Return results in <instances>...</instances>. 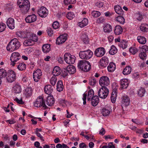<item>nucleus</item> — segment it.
<instances>
[{"mask_svg": "<svg viewBox=\"0 0 148 148\" xmlns=\"http://www.w3.org/2000/svg\"><path fill=\"white\" fill-rule=\"evenodd\" d=\"M109 63L108 59L106 56L103 57L100 60V64L103 67H106Z\"/></svg>", "mask_w": 148, "mask_h": 148, "instance_id": "obj_17", "label": "nucleus"}, {"mask_svg": "<svg viewBox=\"0 0 148 148\" xmlns=\"http://www.w3.org/2000/svg\"><path fill=\"white\" fill-rule=\"evenodd\" d=\"M42 75V72L39 69H37L35 71L33 74V78L36 82H38L40 79Z\"/></svg>", "mask_w": 148, "mask_h": 148, "instance_id": "obj_11", "label": "nucleus"}, {"mask_svg": "<svg viewBox=\"0 0 148 148\" xmlns=\"http://www.w3.org/2000/svg\"><path fill=\"white\" fill-rule=\"evenodd\" d=\"M91 14L94 17H97L101 15V13L98 11H94L92 12Z\"/></svg>", "mask_w": 148, "mask_h": 148, "instance_id": "obj_54", "label": "nucleus"}, {"mask_svg": "<svg viewBox=\"0 0 148 148\" xmlns=\"http://www.w3.org/2000/svg\"><path fill=\"white\" fill-rule=\"evenodd\" d=\"M34 106L36 107H41L43 110H45L48 107L45 103L44 100L41 96H39L34 103Z\"/></svg>", "mask_w": 148, "mask_h": 148, "instance_id": "obj_5", "label": "nucleus"}, {"mask_svg": "<svg viewBox=\"0 0 148 148\" xmlns=\"http://www.w3.org/2000/svg\"><path fill=\"white\" fill-rule=\"evenodd\" d=\"M21 57V55L19 53L16 52L13 53L10 58L11 61V65L14 66L15 64V62L20 59Z\"/></svg>", "mask_w": 148, "mask_h": 148, "instance_id": "obj_9", "label": "nucleus"}, {"mask_svg": "<svg viewBox=\"0 0 148 148\" xmlns=\"http://www.w3.org/2000/svg\"><path fill=\"white\" fill-rule=\"evenodd\" d=\"M117 94V92L116 90H114L112 93L111 99L113 103H115V102Z\"/></svg>", "mask_w": 148, "mask_h": 148, "instance_id": "obj_30", "label": "nucleus"}, {"mask_svg": "<svg viewBox=\"0 0 148 148\" xmlns=\"http://www.w3.org/2000/svg\"><path fill=\"white\" fill-rule=\"evenodd\" d=\"M138 49L134 47L130 48L129 49V52L134 55L135 54L138 52Z\"/></svg>", "mask_w": 148, "mask_h": 148, "instance_id": "obj_55", "label": "nucleus"}, {"mask_svg": "<svg viewBox=\"0 0 148 148\" xmlns=\"http://www.w3.org/2000/svg\"><path fill=\"white\" fill-rule=\"evenodd\" d=\"M94 92L92 89L89 90L88 91L87 95V99L88 101H90L92 97H94Z\"/></svg>", "mask_w": 148, "mask_h": 148, "instance_id": "obj_37", "label": "nucleus"}, {"mask_svg": "<svg viewBox=\"0 0 148 148\" xmlns=\"http://www.w3.org/2000/svg\"><path fill=\"white\" fill-rule=\"evenodd\" d=\"M14 100L16 101L19 104H23L24 103V102L23 101L22 98L19 99L18 98L16 97Z\"/></svg>", "mask_w": 148, "mask_h": 148, "instance_id": "obj_60", "label": "nucleus"}, {"mask_svg": "<svg viewBox=\"0 0 148 148\" xmlns=\"http://www.w3.org/2000/svg\"><path fill=\"white\" fill-rule=\"evenodd\" d=\"M54 103V101L53 96L51 95L48 96L46 101V103L49 106H52Z\"/></svg>", "mask_w": 148, "mask_h": 148, "instance_id": "obj_24", "label": "nucleus"}, {"mask_svg": "<svg viewBox=\"0 0 148 148\" xmlns=\"http://www.w3.org/2000/svg\"><path fill=\"white\" fill-rule=\"evenodd\" d=\"M36 16L34 14H33L27 16L25 18V20L27 23H30L36 21Z\"/></svg>", "mask_w": 148, "mask_h": 148, "instance_id": "obj_16", "label": "nucleus"}, {"mask_svg": "<svg viewBox=\"0 0 148 148\" xmlns=\"http://www.w3.org/2000/svg\"><path fill=\"white\" fill-rule=\"evenodd\" d=\"M26 67V64L23 62L19 63L18 64L17 66L18 69L21 71H23L25 70Z\"/></svg>", "mask_w": 148, "mask_h": 148, "instance_id": "obj_32", "label": "nucleus"}, {"mask_svg": "<svg viewBox=\"0 0 148 148\" xmlns=\"http://www.w3.org/2000/svg\"><path fill=\"white\" fill-rule=\"evenodd\" d=\"M78 68L84 72L89 71L91 69V65L88 61L81 60L79 61L77 63Z\"/></svg>", "mask_w": 148, "mask_h": 148, "instance_id": "obj_2", "label": "nucleus"}, {"mask_svg": "<svg viewBox=\"0 0 148 148\" xmlns=\"http://www.w3.org/2000/svg\"><path fill=\"white\" fill-rule=\"evenodd\" d=\"M17 4L19 7L22 8V11L23 13H27L30 8V4L28 0H18Z\"/></svg>", "mask_w": 148, "mask_h": 148, "instance_id": "obj_3", "label": "nucleus"}, {"mask_svg": "<svg viewBox=\"0 0 148 148\" xmlns=\"http://www.w3.org/2000/svg\"><path fill=\"white\" fill-rule=\"evenodd\" d=\"M66 68L67 71L70 74H72L75 73L76 72L75 67L73 65L68 66Z\"/></svg>", "mask_w": 148, "mask_h": 148, "instance_id": "obj_27", "label": "nucleus"}, {"mask_svg": "<svg viewBox=\"0 0 148 148\" xmlns=\"http://www.w3.org/2000/svg\"><path fill=\"white\" fill-rule=\"evenodd\" d=\"M6 27V25L2 23H0V32L4 31Z\"/></svg>", "mask_w": 148, "mask_h": 148, "instance_id": "obj_56", "label": "nucleus"}, {"mask_svg": "<svg viewBox=\"0 0 148 148\" xmlns=\"http://www.w3.org/2000/svg\"><path fill=\"white\" fill-rule=\"evenodd\" d=\"M103 30L104 32L106 33H109L112 30V27L111 25L109 24H105L103 27Z\"/></svg>", "mask_w": 148, "mask_h": 148, "instance_id": "obj_28", "label": "nucleus"}, {"mask_svg": "<svg viewBox=\"0 0 148 148\" xmlns=\"http://www.w3.org/2000/svg\"><path fill=\"white\" fill-rule=\"evenodd\" d=\"M68 72L67 71V69L66 67H64V70L62 71V75L63 77H64L68 75Z\"/></svg>", "mask_w": 148, "mask_h": 148, "instance_id": "obj_57", "label": "nucleus"}, {"mask_svg": "<svg viewBox=\"0 0 148 148\" xmlns=\"http://www.w3.org/2000/svg\"><path fill=\"white\" fill-rule=\"evenodd\" d=\"M63 85L62 81L60 80L58 82L57 84V90L60 92L62 91L63 89Z\"/></svg>", "mask_w": 148, "mask_h": 148, "instance_id": "obj_33", "label": "nucleus"}, {"mask_svg": "<svg viewBox=\"0 0 148 148\" xmlns=\"http://www.w3.org/2000/svg\"><path fill=\"white\" fill-rule=\"evenodd\" d=\"M34 44V42L31 39L25 40L23 43L24 45L26 46H31Z\"/></svg>", "mask_w": 148, "mask_h": 148, "instance_id": "obj_45", "label": "nucleus"}, {"mask_svg": "<svg viewBox=\"0 0 148 148\" xmlns=\"http://www.w3.org/2000/svg\"><path fill=\"white\" fill-rule=\"evenodd\" d=\"M44 91L46 94L49 95L53 92V88L51 85H47L45 86Z\"/></svg>", "mask_w": 148, "mask_h": 148, "instance_id": "obj_22", "label": "nucleus"}, {"mask_svg": "<svg viewBox=\"0 0 148 148\" xmlns=\"http://www.w3.org/2000/svg\"><path fill=\"white\" fill-rule=\"evenodd\" d=\"M74 13L72 12H69L66 15L67 18L69 20H71L75 17Z\"/></svg>", "mask_w": 148, "mask_h": 148, "instance_id": "obj_51", "label": "nucleus"}, {"mask_svg": "<svg viewBox=\"0 0 148 148\" xmlns=\"http://www.w3.org/2000/svg\"><path fill=\"white\" fill-rule=\"evenodd\" d=\"M50 45L48 44H46L43 45L42 47V51L45 53H47L51 50Z\"/></svg>", "mask_w": 148, "mask_h": 148, "instance_id": "obj_23", "label": "nucleus"}, {"mask_svg": "<svg viewBox=\"0 0 148 148\" xmlns=\"http://www.w3.org/2000/svg\"><path fill=\"white\" fill-rule=\"evenodd\" d=\"M76 2L75 0H64V3L65 5L74 4Z\"/></svg>", "mask_w": 148, "mask_h": 148, "instance_id": "obj_53", "label": "nucleus"}, {"mask_svg": "<svg viewBox=\"0 0 148 148\" xmlns=\"http://www.w3.org/2000/svg\"><path fill=\"white\" fill-rule=\"evenodd\" d=\"M66 102H67L64 100L61 99L60 101V103L62 104V106L63 107H64L66 106Z\"/></svg>", "mask_w": 148, "mask_h": 148, "instance_id": "obj_63", "label": "nucleus"}, {"mask_svg": "<svg viewBox=\"0 0 148 148\" xmlns=\"http://www.w3.org/2000/svg\"><path fill=\"white\" fill-rule=\"evenodd\" d=\"M123 31L122 27L120 25L116 26L114 29V33L116 35H119L121 34Z\"/></svg>", "mask_w": 148, "mask_h": 148, "instance_id": "obj_31", "label": "nucleus"}, {"mask_svg": "<svg viewBox=\"0 0 148 148\" xmlns=\"http://www.w3.org/2000/svg\"><path fill=\"white\" fill-rule=\"evenodd\" d=\"M6 77L7 82L12 83L16 79V75L15 72L13 70H9L8 71Z\"/></svg>", "mask_w": 148, "mask_h": 148, "instance_id": "obj_8", "label": "nucleus"}, {"mask_svg": "<svg viewBox=\"0 0 148 148\" xmlns=\"http://www.w3.org/2000/svg\"><path fill=\"white\" fill-rule=\"evenodd\" d=\"M57 77L56 76L52 77L50 80V82L51 84L53 86H54L57 81Z\"/></svg>", "mask_w": 148, "mask_h": 148, "instance_id": "obj_50", "label": "nucleus"}, {"mask_svg": "<svg viewBox=\"0 0 148 148\" xmlns=\"http://www.w3.org/2000/svg\"><path fill=\"white\" fill-rule=\"evenodd\" d=\"M137 39L138 42L142 44H145L146 42V39L143 36H138Z\"/></svg>", "mask_w": 148, "mask_h": 148, "instance_id": "obj_39", "label": "nucleus"}, {"mask_svg": "<svg viewBox=\"0 0 148 148\" xmlns=\"http://www.w3.org/2000/svg\"><path fill=\"white\" fill-rule=\"evenodd\" d=\"M147 55L146 53H143L141 52L139 54V56L142 60H144L146 57Z\"/></svg>", "mask_w": 148, "mask_h": 148, "instance_id": "obj_59", "label": "nucleus"}, {"mask_svg": "<svg viewBox=\"0 0 148 148\" xmlns=\"http://www.w3.org/2000/svg\"><path fill=\"white\" fill-rule=\"evenodd\" d=\"M87 93H84L83 94V97L82 98V99L83 101V103L84 105H85L86 103V100L87 97Z\"/></svg>", "mask_w": 148, "mask_h": 148, "instance_id": "obj_62", "label": "nucleus"}, {"mask_svg": "<svg viewBox=\"0 0 148 148\" xmlns=\"http://www.w3.org/2000/svg\"><path fill=\"white\" fill-rule=\"evenodd\" d=\"M79 147L80 148H88V146L84 143H82L79 145Z\"/></svg>", "mask_w": 148, "mask_h": 148, "instance_id": "obj_64", "label": "nucleus"}, {"mask_svg": "<svg viewBox=\"0 0 148 148\" xmlns=\"http://www.w3.org/2000/svg\"><path fill=\"white\" fill-rule=\"evenodd\" d=\"M64 59L67 64H72L75 62V57L74 56L71 55L69 53H66L64 55Z\"/></svg>", "mask_w": 148, "mask_h": 148, "instance_id": "obj_6", "label": "nucleus"}, {"mask_svg": "<svg viewBox=\"0 0 148 148\" xmlns=\"http://www.w3.org/2000/svg\"><path fill=\"white\" fill-rule=\"evenodd\" d=\"M91 100V103L92 106H95L98 104L99 101V99L97 96L95 95L93 97H92Z\"/></svg>", "mask_w": 148, "mask_h": 148, "instance_id": "obj_26", "label": "nucleus"}, {"mask_svg": "<svg viewBox=\"0 0 148 148\" xmlns=\"http://www.w3.org/2000/svg\"><path fill=\"white\" fill-rule=\"evenodd\" d=\"M114 9L116 12L118 14L120 15H123L124 12L120 5H117L115 6Z\"/></svg>", "mask_w": 148, "mask_h": 148, "instance_id": "obj_25", "label": "nucleus"}, {"mask_svg": "<svg viewBox=\"0 0 148 148\" xmlns=\"http://www.w3.org/2000/svg\"><path fill=\"white\" fill-rule=\"evenodd\" d=\"M7 75L6 71L3 69H0V78H4Z\"/></svg>", "mask_w": 148, "mask_h": 148, "instance_id": "obj_44", "label": "nucleus"}, {"mask_svg": "<svg viewBox=\"0 0 148 148\" xmlns=\"http://www.w3.org/2000/svg\"><path fill=\"white\" fill-rule=\"evenodd\" d=\"M81 38L84 43L87 44L88 43L89 41V38L86 33L85 32L82 33Z\"/></svg>", "mask_w": 148, "mask_h": 148, "instance_id": "obj_35", "label": "nucleus"}, {"mask_svg": "<svg viewBox=\"0 0 148 148\" xmlns=\"http://www.w3.org/2000/svg\"><path fill=\"white\" fill-rule=\"evenodd\" d=\"M99 83L102 87H106L110 84L109 79L107 76H103L100 78Z\"/></svg>", "mask_w": 148, "mask_h": 148, "instance_id": "obj_10", "label": "nucleus"}, {"mask_svg": "<svg viewBox=\"0 0 148 148\" xmlns=\"http://www.w3.org/2000/svg\"><path fill=\"white\" fill-rule=\"evenodd\" d=\"M145 92V91L144 88H140L138 91V95L140 97L143 96Z\"/></svg>", "mask_w": 148, "mask_h": 148, "instance_id": "obj_49", "label": "nucleus"}, {"mask_svg": "<svg viewBox=\"0 0 148 148\" xmlns=\"http://www.w3.org/2000/svg\"><path fill=\"white\" fill-rule=\"evenodd\" d=\"M93 53L89 49L84 51H80L79 53L80 58L83 59L88 60L92 56Z\"/></svg>", "mask_w": 148, "mask_h": 148, "instance_id": "obj_4", "label": "nucleus"}, {"mask_svg": "<svg viewBox=\"0 0 148 148\" xmlns=\"http://www.w3.org/2000/svg\"><path fill=\"white\" fill-rule=\"evenodd\" d=\"M106 52V50L104 48L99 47L95 50L94 54L97 57H101L104 55Z\"/></svg>", "mask_w": 148, "mask_h": 148, "instance_id": "obj_13", "label": "nucleus"}, {"mask_svg": "<svg viewBox=\"0 0 148 148\" xmlns=\"http://www.w3.org/2000/svg\"><path fill=\"white\" fill-rule=\"evenodd\" d=\"M101 113L103 116H107L109 114L110 111L104 108L102 109Z\"/></svg>", "mask_w": 148, "mask_h": 148, "instance_id": "obj_48", "label": "nucleus"}, {"mask_svg": "<svg viewBox=\"0 0 148 148\" xmlns=\"http://www.w3.org/2000/svg\"><path fill=\"white\" fill-rule=\"evenodd\" d=\"M24 94L26 97L31 96L32 94V90L30 87H28L25 89Z\"/></svg>", "mask_w": 148, "mask_h": 148, "instance_id": "obj_34", "label": "nucleus"}, {"mask_svg": "<svg viewBox=\"0 0 148 148\" xmlns=\"http://www.w3.org/2000/svg\"><path fill=\"white\" fill-rule=\"evenodd\" d=\"M48 10L45 7L43 6L40 8L38 11V14L42 18H45L47 16L48 14Z\"/></svg>", "mask_w": 148, "mask_h": 148, "instance_id": "obj_12", "label": "nucleus"}, {"mask_svg": "<svg viewBox=\"0 0 148 148\" xmlns=\"http://www.w3.org/2000/svg\"><path fill=\"white\" fill-rule=\"evenodd\" d=\"M140 28L141 30L143 32H147L148 31V25L146 24H142L140 26Z\"/></svg>", "mask_w": 148, "mask_h": 148, "instance_id": "obj_40", "label": "nucleus"}, {"mask_svg": "<svg viewBox=\"0 0 148 148\" xmlns=\"http://www.w3.org/2000/svg\"><path fill=\"white\" fill-rule=\"evenodd\" d=\"M121 99V104L122 107H126L129 105L130 99L128 96L124 95L122 97Z\"/></svg>", "mask_w": 148, "mask_h": 148, "instance_id": "obj_15", "label": "nucleus"}, {"mask_svg": "<svg viewBox=\"0 0 148 148\" xmlns=\"http://www.w3.org/2000/svg\"><path fill=\"white\" fill-rule=\"evenodd\" d=\"M88 23V19L86 18H84L83 20L79 23V26L81 27H82L86 25Z\"/></svg>", "mask_w": 148, "mask_h": 148, "instance_id": "obj_36", "label": "nucleus"}, {"mask_svg": "<svg viewBox=\"0 0 148 148\" xmlns=\"http://www.w3.org/2000/svg\"><path fill=\"white\" fill-rule=\"evenodd\" d=\"M32 39H31L34 42H36L38 41V38L36 35L35 34H33L32 35Z\"/></svg>", "mask_w": 148, "mask_h": 148, "instance_id": "obj_61", "label": "nucleus"}, {"mask_svg": "<svg viewBox=\"0 0 148 148\" xmlns=\"http://www.w3.org/2000/svg\"><path fill=\"white\" fill-rule=\"evenodd\" d=\"M117 52V49L114 45L112 46L110 49L109 51V53L110 55H114Z\"/></svg>", "mask_w": 148, "mask_h": 148, "instance_id": "obj_41", "label": "nucleus"}, {"mask_svg": "<svg viewBox=\"0 0 148 148\" xmlns=\"http://www.w3.org/2000/svg\"><path fill=\"white\" fill-rule=\"evenodd\" d=\"M119 46L120 48L123 49L126 48L127 47V43L125 41L123 40L119 43Z\"/></svg>", "mask_w": 148, "mask_h": 148, "instance_id": "obj_46", "label": "nucleus"}, {"mask_svg": "<svg viewBox=\"0 0 148 148\" xmlns=\"http://www.w3.org/2000/svg\"><path fill=\"white\" fill-rule=\"evenodd\" d=\"M108 93V89L106 87H102L98 92L99 97L103 99H105L107 97Z\"/></svg>", "mask_w": 148, "mask_h": 148, "instance_id": "obj_7", "label": "nucleus"}, {"mask_svg": "<svg viewBox=\"0 0 148 148\" xmlns=\"http://www.w3.org/2000/svg\"><path fill=\"white\" fill-rule=\"evenodd\" d=\"M21 44L16 38L12 39L7 45L6 49L8 51L12 52L18 49L21 46Z\"/></svg>", "mask_w": 148, "mask_h": 148, "instance_id": "obj_1", "label": "nucleus"}, {"mask_svg": "<svg viewBox=\"0 0 148 148\" xmlns=\"http://www.w3.org/2000/svg\"><path fill=\"white\" fill-rule=\"evenodd\" d=\"M16 36L21 38H24L27 37L26 34L24 32H18L16 33Z\"/></svg>", "mask_w": 148, "mask_h": 148, "instance_id": "obj_43", "label": "nucleus"}, {"mask_svg": "<svg viewBox=\"0 0 148 148\" xmlns=\"http://www.w3.org/2000/svg\"><path fill=\"white\" fill-rule=\"evenodd\" d=\"M121 88L126 89L128 86L129 83L128 80L127 79H123L120 81Z\"/></svg>", "mask_w": 148, "mask_h": 148, "instance_id": "obj_20", "label": "nucleus"}, {"mask_svg": "<svg viewBox=\"0 0 148 148\" xmlns=\"http://www.w3.org/2000/svg\"><path fill=\"white\" fill-rule=\"evenodd\" d=\"M148 51V47L146 45H144L142 46L140 49V51L143 53H146Z\"/></svg>", "mask_w": 148, "mask_h": 148, "instance_id": "obj_52", "label": "nucleus"}, {"mask_svg": "<svg viewBox=\"0 0 148 148\" xmlns=\"http://www.w3.org/2000/svg\"><path fill=\"white\" fill-rule=\"evenodd\" d=\"M7 25L8 27L11 29L15 28L14 20L13 18H9L7 20Z\"/></svg>", "mask_w": 148, "mask_h": 148, "instance_id": "obj_19", "label": "nucleus"}, {"mask_svg": "<svg viewBox=\"0 0 148 148\" xmlns=\"http://www.w3.org/2000/svg\"><path fill=\"white\" fill-rule=\"evenodd\" d=\"M22 90L21 86L18 83L14 84L12 89V92L15 94L20 93Z\"/></svg>", "mask_w": 148, "mask_h": 148, "instance_id": "obj_18", "label": "nucleus"}, {"mask_svg": "<svg viewBox=\"0 0 148 148\" xmlns=\"http://www.w3.org/2000/svg\"><path fill=\"white\" fill-rule=\"evenodd\" d=\"M97 82V80L94 77H92L89 79V84L91 86H94Z\"/></svg>", "mask_w": 148, "mask_h": 148, "instance_id": "obj_42", "label": "nucleus"}, {"mask_svg": "<svg viewBox=\"0 0 148 148\" xmlns=\"http://www.w3.org/2000/svg\"><path fill=\"white\" fill-rule=\"evenodd\" d=\"M67 34L66 33L60 35L56 40V44L60 45L64 43L67 39Z\"/></svg>", "mask_w": 148, "mask_h": 148, "instance_id": "obj_14", "label": "nucleus"}, {"mask_svg": "<svg viewBox=\"0 0 148 148\" xmlns=\"http://www.w3.org/2000/svg\"><path fill=\"white\" fill-rule=\"evenodd\" d=\"M116 68L115 64L113 62H111L108 66L107 69L109 72H112L115 70Z\"/></svg>", "mask_w": 148, "mask_h": 148, "instance_id": "obj_29", "label": "nucleus"}, {"mask_svg": "<svg viewBox=\"0 0 148 148\" xmlns=\"http://www.w3.org/2000/svg\"><path fill=\"white\" fill-rule=\"evenodd\" d=\"M61 72L62 71L59 67L55 66L53 70L52 74L54 76H56L60 75Z\"/></svg>", "mask_w": 148, "mask_h": 148, "instance_id": "obj_21", "label": "nucleus"}, {"mask_svg": "<svg viewBox=\"0 0 148 148\" xmlns=\"http://www.w3.org/2000/svg\"><path fill=\"white\" fill-rule=\"evenodd\" d=\"M59 27V23L57 21L54 22L52 25V27L54 29H57Z\"/></svg>", "mask_w": 148, "mask_h": 148, "instance_id": "obj_58", "label": "nucleus"}, {"mask_svg": "<svg viewBox=\"0 0 148 148\" xmlns=\"http://www.w3.org/2000/svg\"><path fill=\"white\" fill-rule=\"evenodd\" d=\"M116 19V21L121 24H123L125 22L124 18L120 15L117 17Z\"/></svg>", "mask_w": 148, "mask_h": 148, "instance_id": "obj_47", "label": "nucleus"}, {"mask_svg": "<svg viewBox=\"0 0 148 148\" xmlns=\"http://www.w3.org/2000/svg\"><path fill=\"white\" fill-rule=\"evenodd\" d=\"M132 68L130 66H126L124 69L123 73L124 75H127L130 73Z\"/></svg>", "mask_w": 148, "mask_h": 148, "instance_id": "obj_38", "label": "nucleus"}]
</instances>
